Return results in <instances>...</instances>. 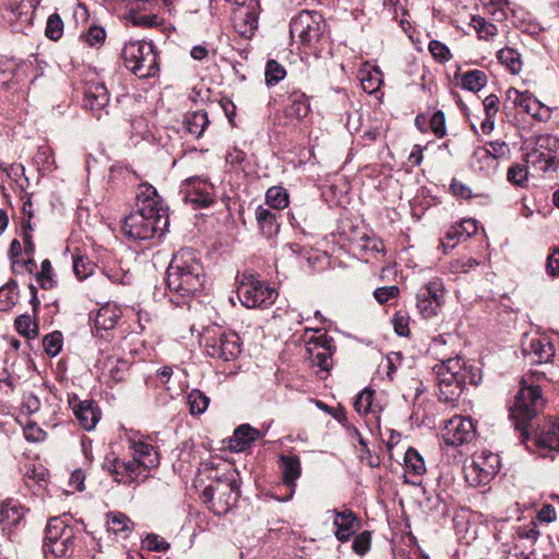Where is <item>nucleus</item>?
I'll return each instance as SVG.
<instances>
[{"label": "nucleus", "mask_w": 559, "mask_h": 559, "mask_svg": "<svg viewBox=\"0 0 559 559\" xmlns=\"http://www.w3.org/2000/svg\"><path fill=\"white\" fill-rule=\"evenodd\" d=\"M168 226L167 209L154 187L140 186L136 194V209L126 216L122 230L134 240H147L160 237Z\"/></svg>", "instance_id": "f257e3e1"}, {"label": "nucleus", "mask_w": 559, "mask_h": 559, "mask_svg": "<svg viewBox=\"0 0 559 559\" xmlns=\"http://www.w3.org/2000/svg\"><path fill=\"white\" fill-rule=\"evenodd\" d=\"M205 282V272L198 251L181 248L167 269V287L180 297H191L200 292Z\"/></svg>", "instance_id": "f03ea898"}, {"label": "nucleus", "mask_w": 559, "mask_h": 559, "mask_svg": "<svg viewBox=\"0 0 559 559\" xmlns=\"http://www.w3.org/2000/svg\"><path fill=\"white\" fill-rule=\"evenodd\" d=\"M433 371L439 389L438 399L445 403L457 401L467 384L477 385L481 380L480 370L459 357L441 361Z\"/></svg>", "instance_id": "7ed1b4c3"}, {"label": "nucleus", "mask_w": 559, "mask_h": 559, "mask_svg": "<svg viewBox=\"0 0 559 559\" xmlns=\"http://www.w3.org/2000/svg\"><path fill=\"white\" fill-rule=\"evenodd\" d=\"M544 405L540 388L523 379L514 403L510 406V418L514 429L520 433L522 443L528 439L530 430L534 429L533 420L543 411Z\"/></svg>", "instance_id": "20e7f679"}, {"label": "nucleus", "mask_w": 559, "mask_h": 559, "mask_svg": "<svg viewBox=\"0 0 559 559\" xmlns=\"http://www.w3.org/2000/svg\"><path fill=\"white\" fill-rule=\"evenodd\" d=\"M240 496V484L235 471H228L215 477V483L207 486L202 492L204 503L216 514H226L237 502Z\"/></svg>", "instance_id": "39448f33"}, {"label": "nucleus", "mask_w": 559, "mask_h": 559, "mask_svg": "<svg viewBox=\"0 0 559 559\" xmlns=\"http://www.w3.org/2000/svg\"><path fill=\"white\" fill-rule=\"evenodd\" d=\"M78 531L59 516L51 518L45 530L43 550L53 557H70L76 546Z\"/></svg>", "instance_id": "423d86ee"}, {"label": "nucleus", "mask_w": 559, "mask_h": 559, "mask_svg": "<svg viewBox=\"0 0 559 559\" xmlns=\"http://www.w3.org/2000/svg\"><path fill=\"white\" fill-rule=\"evenodd\" d=\"M328 31V24L318 11L301 10L294 15L289 23V33L293 39L298 38L301 45L314 47Z\"/></svg>", "instance_id": "0eeeda50"}, {"label": "nucleus", "mask_w": 559, "mask_h": 559, "mask_svg": "<svg viewBox=\"0 0 559 559\" xmlns=\"http://www.w3.org/2000/svg\"><path fill=\"white\" fill-rule=\"evenodd\" d=\"M122 56L126 67L140 79L152 78L159 71L157 52L151 41H130Z\"/></svg>", "instance_id": "6e6552de"}, {"label": "nucleus", "mask_w": 559, "mask_h": 559, "mask_svg": "<svg viewBox=\"0 0 559 559\" xmlns=\"http://www.w3.org/2000/svg\"><path fill=\"white\" fill-rule=\"evenodd\" d=\"M237 296L242 306L252 309L272 305L277 297V293L260 276L245 272L239 280Z\"/></svg>", "instance_id": "1a4fd4ad"}, {"label": "nucleus", "mask_w": 559, "mask_h": 559, "mask_svg": "<svg viewBox=\"0 0 559 559\" xmlns=\"http://www.w3.org/2000/svg\"><path fill=\"white\" fill-rule=\"evenodd\" d=\"M204 347L209 356L224 361L236 359L241 352L239 335L219 329L207 331L204 336Z\"/></svg>", "instance_id": "9d476101"}, {"label": "nucleus", "mask_w": 559, "mask_h": 559, "mask_svg": "<svg viewBox=\"0 0 559 559\" xmlns=\"http://www.w3.org/2000/svg\"><path fill=\"white\" fill-rule=\"evenodd\" d=\"M500 468L498 454L480 451L473 455L472 462L465 466V479L473 487L490 483Z\"/></svg>", "instance_id": "9b49d317"}, {"label": "nucleus", "mask_w": 559, "mask_h": 559, "mask_svg": "<svg viewBox=\"0 0 559 559\" xmlns=\"http://www.w3.org/2000/svg\"><path fill=\"white\" fill-rule=\"evenodd\" d=\"M259 2L246 0L233 9V25L236 32L243 38H251L258 28Z\"/></svg>", "instance_id": "f8f14e48"}, {"label": "nucleus", "mask_w": 559, "mask_h": 559, "mask_svg": "<svg viewBox=\"0 0 559 559\" xmlns=\"http://www.w3.org/2000/svg\"><path fill=\"white\" fill-rule=\"evenodd\" d=\"M475 437V427L471 418L454 416L444 426L442 438L449 445L459 447L471 442Z\"/></svg>", "instance_id": "ddd939ff"}, {"label": "nucleus", "mask_w": 559, "mask_h": 559, "mask_svg": "<svg viewBox=\"0 0 559 559\" xmlns=\"http://www.w3.org/2000/svg\"><path fill=\"white\" fill-rule=\"evenodd\" d=\"M180 193L186 203L204 207L213 202V186L198 177L188 178L181 186Z\"/></svg>", "instance_id": "4468645a"}, {"label": "nucleus", "mask_w": 559, "mask_h": 559, "mask_svg": "<svg viewBox=\"0 0 559 559\" xmlns=\"http://www.w3.org/2000/svg\"><path fill=\"white\" fill-rule=\"evenodd\" d=\"M522 352L532 364H546L555 357V347L546 337L526 338L522 344Z\"/></svg>", "instance_id": "2eb2a0df"}, {"label": "nucleus", "mask_w": 559, "mask_h": 559, "mask_svg": "<svg viewBox=\"0 0 559 559\" xmlns=\"http://www.w3.org/2000/svg\"><path fill=\"white\" fill-rule=\"evenodd\" d=\"M73 413L79 424L87 431L93 430L100 419V412L92 400L76 402V397L70 400Z\"/></svg>", "instance_id": "dca6fc26"}, {"label": "nucleus", "mask_w": 559, "mask_h": 559, "mask_svg": "<svg viewBox=\"0 0 559 559\" xmlns=\"http://www.w3.org/2000/svg\"><path fill=\"white\" fill-rule=\"evenodd\" d=\"M557 145L555 138H543L537 142V146L527 154V163L537 167L542 171H548L552 168L556 156L551 151H544L546 146Z\"/></svg>", "instance_id": "f3484780"}, {"label": "nucleus", "mask_w": 559, "mask_h": 559, "mask_svg": "<svg viewBox=\"0 0 559 559\" xmlns=\"http://www.w3.org/2000/svg\"><path fill=\"white\" fill-rule=\"evenodd\" d=\"M119 468L117 472V483L122 485L140 484L148 477V471L133 457L131 460H122Z\"/></svg>", "instance_id": "a211bd4d"}, {"label": "nucleus", "mask_w": 559, "mask_h": 559, "mask_svg": "<svg viewBox=\"0 0 559 559\" xmlns=\"http://www.w3.org/2000/svg\"><path fill=\"white\" fill-rule=\"evenodd\" d=\"M27 509L17 500L7 499L0 506V522L4 527L16 528L24 520Z\"/></svg>", "instance_id": "6ab92c4d"}, {"label": "nucleus", "mask_w": 559, "mask_h": 559, "mask_svg": "<svg viewBox=\"0 0 559 559\" xmlns=\"http://www.w3.org/2000/svg\"><path fill=\"white\" fill-rule=\"evenodd\" d=\"M254 215L257 224L265 237L271 238L280 231L278 212L261 204L255 209Z\"/></svg>", "instance_id": "aec40b11"}, {"label": "nucleus", "mask_w": 559, "mask_h": 559, "mask_svg": "<svg viewBox=\"0 0 559 559\" xmlns=\"http://www.w3.org/2000/svg\"><path fill=\"white\" fill-rule=\"evenodd\" d=\"M261 437V432L248 424L240 425L229 439V449L234 452H242L250 448L252 442Z\"/></svg>", "instance_id": "412c9836"}, {"label": "nucleus", "mask_w": 559, "mask_h": 559, "mask_svg": "<svg viewBox=\"0 0 559 559\" xmlns=\"http://www.w3.org/2000/svg\"><path fill=\"white\" fill-rule=\"evenodd\" d=\"M131 449L133 459L148 472L159 465V453L152 444L144 441H132Z\"/></svg>", "instance_id": "4be33fe9"}, {"label": "nucleus", "mask_w": 559, "mask_h": 559, "mask_svg": "<svg viewBox=\"0 0 559 559\" xmlns=\"http://www.w3.org/2000/svg\"><path fill=\"white\" fill-rule=\"evenodd\" d=\"M121 310L116 305L107 304L100 307L94 318V325L97 331L112 330L121 317Z\"/></svg>", "instance_id": "5701e85b"}, {"label": "nucleus", "mask_w": 559, "mask_h": 559, "mask_svg": "<svg viewBox=\"0 0 559 559\" xmlns=\"http://www.w3.org/2000/svg\"><path fill=\"white\" fill-rule=\"evenodd\" d=\"M280 466L283 474V481L288 487L294 489L296 480L301 474L300 460L296 455H284L280 456Z\"/></svg>", "instance_id": "b1692460"}, {"label": "nucleus", "mask_w": 559, "mask_h": 559, "mask_svg": "<svg viewBox=\"0 0 559 559\" xmlns=\"http://www.w3.org/2000/svg\"><path fill=\"white\" fill-rule=\"evenodd\" d=\"M456 84L468 92H479L487 84V75L481 70H469L455 75Z\"/></svg>", "instance_id": "393cba45"}, {"label": "nucleus", "mask_w": 559, "mask_h": 559, "mask_svg": "<svg viewBox=\"0 0 559 559\" xmlns=\"http://www.w3.org/2000/svg\"><path fill=\"white\" fill-rule=\"evenodd\" d=\"M358 79L360 87L367 94H373L379 91L382 84V73L378 67L366 66L359 71Z\"/></svg>", "instance_id": "a878e982"}, {"label": "nucleus", "mask_w": 559, "mask_h": 559, "mask_svg": "<svg viewBox=\"0 0 559 559\" xmlns=\"http://www.w3.org/2000/svg\"><path fill=\"white\" fill-rule=\"evenodd\" d=\"M469 166L474 171L490 174L497 168V163L490 156L487 146H479L474 150Z\"/></svg>", "instance_id": "bb28decb"}, {"label": "nucleus", "mask_w": 559, "mask_h": 559, "mask_svg": "<svg viewBox=\"0 0 559 559\" xmlns=\"http://www.w3.org/2000/svg\"><path fill=\"white\" fill-rule=\"evenodd\" d=\"M536 444L559 451V424L547 423L540 431L535 430Z\"/></svg>", "instance_id": "cd10ccee"}, {"label": "nucleus", "mask_w": 559, "mask_h": 559, "mask_svg": "<svg viewBox=\"0 0 559 559\" xmlns=\"http://www.w3.org/2000/svg\"><path fill=\"white\" fill-rule=\"evenodd\" d=\"M85 105H108L109 94L106 86L99 82H93L84 87Z\"/></svg>", "instance_id": "c85d7f7f"}, {"label": "nucleus", "mask_w": 559, "mask_h": 559, "mask_svg": "<svg viewBox=\"0 0 559 559\" xmlns=\"http://www.w3.org/2000/svg\"><path fill=\"white\" fill-rule=\"evenodd\" d=\"M469 26L474 28L480 40L491 41L498 35V27L480 15H472Z\"/></svg>", "instance_id": "c756f323"}, {"label": "nucleus", "mask_w": 559, "mask_h": 559, "mask_svg": "<svg viewBox=\"0 0 559 559\" xmlns=\"http://www.w3.org/2000/svg\"><path fill=\"white\" fill-rule=\"evenodd\" d=\"M497 58L512 74H518L522 71L521 55L515 49L510 47L502 48L498 51Z\"/></svg>", "instance_id": "7c9ffc66"}, {"label": "nucleus", "mask_w": 559, "mask_h": 559, "mask_svg": "<svg viewBox=\"0 0 559 559\" xmlns=\"http://www.w3.org/2000/svg\"><path fill=\"white\" fill-rule=\"evenodd\" d=\"M404 367V357L400 352H391L379 365V370L384 372L389 380H393L396 372Z\"/></svg>", "instance_id": "2f4dec72"}, {"label": "nucleus", "mask_w": 559, "mask_h": 559, "mask_svg": "<svg viewBox=\"0 0 559 559\" xmlns=\"http://www.w3.org/2000/svg\"><path fill=\"white\" fill-rule=\"evenodd\" d=\"M289 203L288 193L282 187H271L265 193V206L278 212Z\"/></svg>", "instance_id": "473e14b6"}, {"label": "nucleus", "mask_w": 559, "mask_h": 559, "mask_svg": "<svg viewBox=\"0 0 559 559\" xmlns=\"http://www.w3.org/2000/svg\"><path fill=\"white\" fill-rule=\"evenodd\" d=\"M506 102L512 105H544L538 98L527 90L510 87L506 93Z\"/></svg>", "instance_id": "72a5a7b5"}, {"label": "nucleus", "mask_w": 559, "mask_h": 559, "mask_svg": "<svg viewBox=\"0 0 559 559\" xmlns=\"http://www.w3.org/2000/svg\"><path fill=\"white\" fill-rule=\"evenodd\" d=\"M333 516V524L335 527V536L341 542H346L349 538V511L344 510L337 512L335 510L329 511Z\"/></svg>", "instance_id": "f704fd0d"}, {"label": "nucleus", "mask_w": 559, "mask_h": 559, "mask_svg": "<svg viewBox=\"0 0 559 559\" xmlns=\"http://www.w3.org/2000/svg\"><path fill=\"white\" fill-rule=\"evenodd\" d=\"M354 440H357L359 443L358 447L355 445V449L360 462L370 467L377 466L379 464V459L370 454V451L367 449V444L362 440L358 430L352 427V443Z\"/></svg>", "instance_id": "c9c22d12"}, {"label": "nucleus", "mask_w": 559, "mask_h": 559, "mask_svg": "<svg viewBox=\"0 0 559 559\" xmlns=\"http://www.w3.org/2000/svg\"><path fill=\"white\" fill-rule=\"evenodd\" d=\"M188 404L192 415L203 414L210 404V397L200 390H192L188 395Z\"/></svg>", "instance_id": "e433bc0d"}, {"label": "nucleus", "mask_w": 559, "mask_h": 559, "mask_svg": "<svg viewBox=\"0 0 559 559\" xmlns=\"http://www.w3.org/2000/svg\"><path fill=\"white\" fill-rule=\"evenodd\" d=\"M64 23L58 13L48 16L45 27V36L53 41L59 40L63 35Z\"/></svg>", "instance_id": "4c0bfd02"}, {"label": "nucleus", "mask_w": 559, "mask_h": 559, "mask_svg": "<svg viewBox=\"0 0 559 559\" xmlns=\"http://www.w3.org/2000/svg\"><path fill=\"white\" fill-rule=\"evenodd\" d=\"M405 467L409 473H413L416 476H420L425 473L426 466L424 459L420 454L413 448H409L405 453Z\"/></svg>", "instance_id": "58836bf2"}, {"label": "nucleus", "mask_w": 559, "mask_h": 559, "mask_svg": "<svg viewBox=\"0 0 559 559\" xmlns=\"http://www.w3.org/2000/svg\"><path fill=\"white\" fill-rule=\"evenodd\" d=\"M418 294L427 296L436 304L441 305L444 297L443 282L440 278L429 281Z\"/></svg>", "instance_id": "ea45409f"}, {"label": "nucleus", "mask_w": 559, "mask_h": 559, "mask_svg": "<svg viewBox=\"0 0 559 559\" xmlns=\"http://www.w3.org/2000/svg\"><path fill=\"white\" fill-rule=\"evenodd\" d=\"M80 38L90 47H99L105 41L106 32L103 27L94 25L83 33Z\"/></svg>", "instance_id": "a19ab883"}, {"label": "nucleus", "mask_w": 559, "mask_h": 559, "mask_svg": "<svg viewBox=\"0 0 559 559\" xmlns=\"http://www.w3.org/2000/svg\"><path fill=\"white\" fill-rule=\"evenodd\" d=\"M15 328L16 331L28 337H35L38 334L37 324L33 322L29 314H21L15 320Z\"/></svg>", "instance_id": "79ce46f5"}, {"label": "nucleus", "mask_w": 559, "mask_h": 559, "mask_svg": "<svg viewBox=\"0 0 559 559\" xmlns=\"http://www.w3.org/2000/svg\"><path fill=\"white\" fill-rule=\"evenodd\" d=\"M286 75V70L275 60H270L265 69V82L267 85H275Z\"/></svg>", "instance_id": "37998d69"}, {"label": "nucleus", "mask_w": 559, "mask_h": 559, "mask_svg": "<svg viewBox=\"0 0 559 559\" xmlns=\"http://www.w3.org/2000/svg\"><path fill=\"white\" fill-rule=\"evenodd\" d=\"M207 115L203 110L195 111L187 119V128L190 133L201 135L207 124Z\"/></svg>", "instance_id": "c03bdc74"}, {"label": "nucleus", "mask_w": 559, "mask_h": 559, "mask_svg": "<svg viewBox=\"0 0 559 559\" xmlns=\"http://www.w3.org/2000/svg\"><path fill=\"white\" fill-rule=\"evenodd\" d=\"M131 520L123 513H112L108 522V530L114 534L128 532L132 528Z\"/></svg>", "instance_id": "a18cd8bd"}, {"label": "nucleus", "mask_w": 559, "mask_h": 559, "mask_svg": "<svg viewBox=\"0 0 559 559\" xmlns=\"http://www.w3.org/2000/svg\"><path fill=\"white\" fill-rule=\"evenodd\" d=\"M43 345L49 356H57L62 348V334L58 331L47 334L43 340Z\"/></svg>", "instance_id": "49530a36"}, {"label": "nucleus", "mask_w": 559, "mask_h": 559, "mask_svg": "<svg viewBox=\"0 0 559 559\" xmlns=\"http://www.w3.org/2000/svg\"><path fill=\"white\" fill-rule=\"evenodd\" d=\"M371 547V532L370 531H364L359 533L354 542L352 543V550L359 555L365 556Z\"/></svg>", "instance_id": "de8ad7c7"}, {"label": "nucleus", "mask_w": 559, "mask_h": 559, "mask_svg": "<svg viewBox=\"0 0 559 559\" xmlns=\"http://www.w3.org/2000/svg\"><path fill=\"white\" fill-rule=\"evenodd\" d=\"M94 271V264L86 257L73 259V272L79 280L88 277Z\"/></svg>", "instance_id": "09e8293b"}, {"label": "nucleus", "mask_w": 559, "mask_h": 559, "mask_svg": "<svg viewBox=\"0 0 559 559\" xmlns=\"http://www.w3.org/2000/svg\"><path fill=\"white\" fill-rule=\"evenodd\" d=\"M374 392L370 389L362 390L355 399L354 407L359 414H367L372 405Z\"/></svg>", "instance_id": "8fccbe9b"}, {"label": "nucleus", "mask_w": 559, "mask_h": 559, "mask_svg": "<svg viewBox=\"0 0 559 559\" xmlns=\"http://www.w3.org/2000/svg\"><path fill=\"white\" fill-rule=\"evenodd\" d=\"M429 129L439 139L445 135V117L441 110H437L432 115H429Z\"/></svg>", "instance_id": "3c124183"}, {"label": "nucleus", "mask_w": 559, "mask_h": 559, "mask_svg": "<svg viewBox=\"0 0 559 559\" xmlns=\"http://www.w3.org/2000/svg\"><path fill=\"white\" fill-rule=\"evenodd\" d=\"M527 176L526 167L520 164L512 165L507 173L508 181L520 187L527 181Z\"/></svg>", "instance_id": "603ef678"}, {"label": "nucleus", "mask_w": 559, "mask_h": 559, "mask_svg": "<svg viewBox=\"0 0 559 559\" xmlns=\"http://www.w3.org/2000/svg\"><path fill=\"white\" fill-rule=\"evenodd\" d=\"M428 49L432 57L439 62H445L450 60V49L439 40H431L428 45Z\"/></svg>", "instance_id": "864d4df0"}, {"label": "nucleus", "mask_w": 559, "mask_h": 559, "mask_svg": "<svg viewBox=\"0 0 559 559\" xmlns=\"http://www.w3.org/2000/svg\"><path fill=\"white\" fill-rule=\"evenodd\" d=\"M37 281L44 289L52 287V266L48 259L41 262L40 272L37 273Z\"/></svg>", "instance_id": "5fc2aeb1"}, {"label": "nucleus", "mask_w": 559, "mask_h": 559, "mask_svg": "<svg viewBox=\"0 0 559 559\" xmlns=\"http://www.w3.org/2000/svg\"><path fill=\"white\" fill-rule=\"evenodd\" d=\"M143 545L148 551H166L170 547L169 543L156 534H148Z\"/></svg>", "instance_id": "6e6d98bb"}, {"label": "nucleus", "mask_w": 559, "mask_h": 559, "mask_svg": "<svg viewBox=\"0 0 559 559\" xmlns=\"http://www.w3.org/2000/svg\"><path fill=\"white\" fill-rule=\"evenodd\" d=\"M399 294L400 289L395 285L379 287L373 292V296L380 305H383L389 300L396 298Z\"/></svg>", "instance_id": "4d7b16f0"}, {"label": "nucleus", "mask_w": 559, "mask_h": 559, "mask_svg": "<svg viewBox=\"0 0 559 559\" xmlns=\"http://www.w3.org/2000/svg\"><path fill=\"white\" fill-rule=\"evenodd\" d=\"M416 299H417V304H416L417 308L419 309L420 313L424 317L429 318V317H432L436 314L437 308L440 305L436 304L427 296L419 295V294H417Z\"/></svg>", "instance_id": "13d9d810"}, {"label": "nucleus", "mask_w": 559, "mask_h": 559, "mask_svg": "<svg viewBox=\"0 0 559 559\" xmlns=\"http://www.w3.org/2000/svg\"><path fill=\"white\" fill-rule=\"evenodd\" d=\"M488 145V152L497 164L498 159L507 157L510 153L509 145L506 142L492 141Z\"/></svg>", "instance_id": "bf43d9fd"}, {"label": "nucleus", "mask_w": 559, "mask_h": 559, "mask_svg": "<svg viewBox=\"0 0 559 559\" xmlns=\"http://www.w3.org/2000/svg\"><path fill=\"white\" fill-rule=\"evenodd\" d=\"M408 320V317L406 314H403L402 312H397L394 314L392 323L396 334H399L400 336H406L409 334Z\"/></svg>", "instance_id": "052dcab7"}, {"label": "nucleus", "mask_w": 559, "mask_h": 559, "mask_svg": "<svg viewBox=\"0 0 559 559\" xmlns=\"http://www.w3.org/2000/svg\"><path fill=\"white\" fill-rule=\"evenodd\" d=\"M133 24L144 27H157L162 25V20L156 14H141L133 16Z\"/></svg>", "instance_id": "680f3d73"}, {"label": "nucleus", "mask_w": 559, "mask_h": 559, "mask_svg": "<svg viewBox=\"0 0 559 559\" xmlns=\"http://www.w3.org/2000/svg\"><path fill=\"white\" fill-rule=\"evenodd\" d=\"M525 114L530 115L536 121H547L551 116L550 107H523Z\"/></svg>", "instance_id": "e2e57ef3"}, {"label": "nucleus", "mask_w": 559, "mask_h": 559, "mask_svg": "<svg viewBox=\"0 0 559 559\" xmlns=\"http://www.w3.org/2000/svg\"><path fill=\"white\" fill-rule=\"evenodd\" d=\"M22 253V245L20 242V240L17 239H13L10 243V248H9V259L12 263V270L14 273L17 274L19 270H17V265H19V257L21 255Z\"/></svg>", "instance_id": "0e129e2a"}, {"label": "nucleus", "mask_w": 559, "mask_h": 559, "mask_svg": "<svg viewBox=\"0 0 559 559\" xmlns=\"http://www.w3.org/2000/svg\"><path fill=\"white\" fill-rule=\"evenodd\" d=\"M450 188H451L452 193L457 198H462V199H466V200L472 198L471 188L456 179L452 180Z\"/></svg>", "instance_id": "69168bd1"}, {"label": "nucleus", "mask_w": 559, "mask_h": 559, "mask_svg": "<svg viewBox=\"0 0 559 559\" xmlns=\"http://www.w3.org/2000/svg\"><path fill=\"white\" fill-rule=\"evenodd\" d=\"M246 159L247 154L238 147H234L233 151L228 152L226 155V162L236 167H241Z\"/></svg>", "instance_id": "338daca9"}, {"label": "nucleus", "mask_w": 559, "mask_h": 559, "mask_svg": "<svg viewBox=\"0 0 559 559\" xmlns=\"http://www.w3.org/2000/svg\"><path fill=\"white\" fill-rule=\"evenodd\" d=\"M546 271L550 276H559V249L548 255Z\"/></svg>", "instance_id": "774afa93"}]
</instances>
